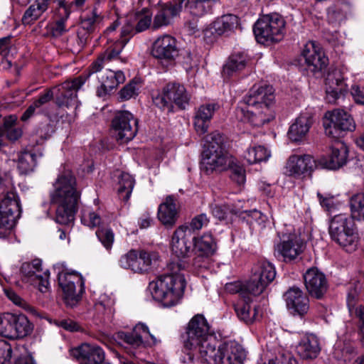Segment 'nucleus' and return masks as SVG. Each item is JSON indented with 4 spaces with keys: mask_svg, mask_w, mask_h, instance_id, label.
<instances>
[{
    "mask_svg": "<svg viewBox=\"0 0 364 364\" xmlns=\"http://www.w3.org/2000/svg\"><path fill=\"white\" fill-rule=\"evenodd\" d=\"M188 267L181 261H171L168 264L169 272L157 277L149 282L148 289L152 298L165 307L176 305L182 298L186 287V280L181 273Z\"/></svg>",
    "mask_w": 364,
    "mask_h": 364,
    "instance_id": "obj_1",
    "label": "nucleus"
},
{
    "mask_svg": "<svg viewBox=\"0 0 364 364\" xmlns=\"http://www.w3.org/2000/svg\"><path fill=\"white\" fill-rule=\"evenodd\" d=\"M236 117L252 127H260L273 119V87H254L236 109Z\"/></svg>",
    "mask_w": 364,
    "mask_h": 364,
    "instance_id": "obj_2",
    "label": "nucleus"
},
{
    "mask_svg": "<svg viewBox=\"0 0 364 364\" xmlns=\"http://www.w3.org/2000/svg\"><path fill=\"white\" fill-rule=\"evenodd\" d=\"M53 187L50 197L52 203L56 206L55 221L62 225H70L74 220L80 196L76 188L75 178L69 169L64 168Z\"/></svg>",
    "mask_w": 364,
    "mask_h": 364,
    "instance_id": "obj_3",
    "label": "nucleus"
},
{
    "mask_svg": "<svg viewBox=\"0 0 364 364\" xmlns=\"http://www.w3.org/2000/svg\"><path fill=\"white\" fill-rule=\"evenodd\" d=\"M215 343L206 318L202 314L194 316L187 324L183 338L187 355L195 364H201L205 358L206 347L214 346Z\"/></svg>",
    "mask_w": 364,
    "mask_h": 364,
    "instance_id": "obj_4",
    "label": "nucleus"
},
{
    "mask_svg": "<svg viewBox=\"0 0 364 364\" xmlns=\"http://www.w3.org/2000/svg\"><path fill=\"white\" fill-rule=\"evenodd\" d=\"M232 157L225 149L224 138L219 132H214L205 136L202 166L208 173L227 170Z\"/></svg>",
    "mask_w": 364,
    "mask_h": 364,
    "instance_id": "obj_5",
    "label": "nucleus"
},
{
    "mask_svg": "<svg viewBox=\"0 0 364 364\" xmlns=\"http://www.w3.org/2000/svg\"><path fill=\"white\" fill-rule=\"evenodd\" d=\"M352 216L340 213L328 221V233L333 241L346 252L355 251L358 245V235Z\"/></svg>",
    "mask_w": 364,
    "mask_h": 364,
    "instance_id": "obj_6",
    "label": "nucleus"
},
{
    "mask_svg": "<svg viewBox=\"0 0 364 364\" xmlns=\"http://www.w3.org/2000/svg\"><path fill=\"white\" fill-rule=\"evenodd\" d=\"M151 55L165 65H171L176 61L188 65L193 60L191 50L181 48L177 39L169 34L161 35L154 41Z\"/></svg>",
    "mask_w": 364,
    "mask_h": 364,
    "instance_id": "obj_7",
    "label": "nucleus"
},
{
    "mask_svg": "<svg viewBox=\"0 0 364 364\" xmlns=\"http://www.w3.org/2000/svg\"><path fill=\"white\" fill-rule=\"evenodd\" d=\"M201 364H242L246 353L242 346L235 342L208 346Z\"/></svg>",
    "mask_w": 364,
    "mask_h": 364,
    "instance_id": "obj_8",
    "label": "nucleus"
},
{
    "mask_svg": "<svg viewBox=\"0 0 364 364\" xmlns=\"http://www.w3.org/2000/svg\"><path fill=\"white\" fill-rule=\"evenodd\" d=\"M58 273V284L61 288L64 299L69 305L77 302L84 291V279L75 271H68L60 264L54 266Z\"/></svg>",
    "mask_w": 364,
    "mask_h": 364,
    "instance_id": "obj_9",
    "label": "nucleus"
},
{
    "mask_svg": "<svg viewBox=\"0 0 364 364\" xmlns=\"http://www.w3.org/2000/svg\"><path fill=\"white\" fill-rule=\"evenodd\" d=\"M20 276L22 282L36 287L41 293L47 294L50 291V272L43 269L41 259H34L22 263Z\"/></svg>",
    "mask_w": 364,
    "mask_h": 364,
    "instance_id": "obj_10",
    "label": "nucleus"
},
{
    "mask_svg": "<svg viewBox=\"0 0 364 364\" xmlns=\"http://www.w3.org/2000/svg\"><path fill=\"white\" fill-rule=\"evenodd\" d=\"M159 259V255L156 252L132 249L120 257L118 264L120 267L134 273L145 274L151 269Z\"/></svg>",
    "mask_w": 364,
    "mask_h": 364,
    "instance_id": "obj_11",
    "label": "nucleus"
},
{
    "mask_svg": "<svg viewBox=\"0 0 364 364\" xmlns=\"http://www.w3.org/2000/svg\"><path fill=\"white\" fill-rule=\"evenodd\" d=\"M21 213L19 198L11 190L0 203V238L9 235Z\"/></svg>",
    "mask_w": 364,
    "mask_h": 364,
    "instance_id": "obj_12",
    "label": "nucleus"
},
{
    "mask_svg": "<svg viewBox=\"0 0 364 364\" xmlns=\"http://www.w3.org/2000/svg\"><path fill=\"white\" fill-rule=\"evenodd\" d=\"M112 134L120 144L132 141L138 132V120L128 111L118 112L112 122Z\"/></svg>",
    "mask_w": 364,
    "mask_h": 364,
    "instance_id": "obj_13",
    "label": "nucleus"
},
{
    "mask_svg": "<svg viewBox=\"0 0 364 364\" xmlns=\"http://www.w3.org/2000/svg\"><path fill=\"white\" fill-rule=\"evenodd\" d=\"M323 126L325 133L333 138L339 137L342 132L353 131L355 127L351 116L340 109L325 114Z\"/></svg>",
    "mask_w": 364,
    "mask_h": 364,
    "instance_id": "obj_14",
    "label": "nucleus"
},
{
    "mask_svg": "<svg viewBox=\"0 0 364 364\" xmlns=\"http://www.w3.org/2000/svg\"><path fill=\"white\" fill-rule=\"evenodd\" d=\"M114 339L121 345L126 343L134 348L154 345L157 340L149 328L144 323L136 324L130 333L119 331L114 336Z\"/></svg>",
    "mask_w": 364,
    "mask_h": 364,
    "instance_id": "obj_15",
    "label": "nucleus"
},
{
    "mask_svg": "<svg viewBox=\"0 0 364 364\" xmlns=\"http://www.w3.org/2000/svg\"><path fill=\"white\" fill-rule=\"evenodd\" d=\"M307 70L314 74L322 72L328 64V58L323 48L314 41H307L301 50Z\"/></svg>",
    "mask_w": 364,
    "mask_h": 364,
    "instance_id": "obj_16",
    "label": "nucleus"
},
{
    "mask_svg": "<svg viewBox=\"0 0 364 364\" xmlns=\"http://www.w3.org/2000/svg\"><path fill=\"white\" fill-rule=\"evenodd\" d=\"M273 280V267L264 264L255 271L249 280L244 283L245 299L252 300V296L262 294L267 286Z\"/></svg>",
    "mask_w": 364,
    "mask_h": 364,
    "instance_id": "obj_17",
    "label": "nucleus"
},
{
    "mask_svg": "<svg viewBox=\"0 0 364 364\" xmlns=\"http://www.w3.org/2000/svg\"><path fill=\"white\" fill-rule=\"evenodd\" d=\"M314 164L315 161L311 155L294 153L287 158L283 173L294 178H301L312 171Z\"/></svg>",
    "mask_w": 364,
    "mask_h": 364,
    "instance_id": "obj_18",
    "label": "nucleus"
},
{
    "mask_svg": "<svg viewBox=\"0 0 364 364\" xmlns=\"http://www.w3.org/2000/svg\"><path fill=\"white\" fill-rule=\"evenodd\" d=\"M348 87L346 79L339 69L329 71L325 79L326 100L336 104L348 92Z\"/></svg>",
    "mask_w": 364,
    "mask_h": 364,
    "instance_id": "obj_19",
    "label": "nucleus"
},
{
    "mask_svg": "<svg viewBox=\"0 0 364 364\" xmlns=\"http://www.w3.org/2000/svg\"><path fill=\"white\" fill-rule=\"evenodd\" d=\"M193 235L186 225L179 226L173 232L171 241L172 253L181 261V258L188 257L193 252ZM181 262H184L181 260ZM187 264V262H186Z\"/></svg>",
    "mask_w": 364,
    "mask_h": 364,
    "instance_id": "obj_20",
    "label": "nucleus"
},
{
    "mask_svg": "<svg viewBox=\"0 0 364 364\" xmlns=\"http://www.w3.org/2000/svg\"><path fill=\"white\" fill-rule=\"evenodd\" d=\"M286 306L294 316L304 318L307 315L309 309V296L300 288L292 287L284 295Z\"/></svg>",
    "mask_w": 364,
    "mask_h": 364,
    "instance_id": "obj_21",
    "label": "nucleus"
},
{
    "mask_svg": "<svg viewBox=\"0 0 364 364\" xmlns=\"http://www.w3.org/2000/svg\"><path fill=\"white\" fill-rule=\"evenodd\" d=\"M84 83L85 79L79 77L71 81H65L60 85L57 88V92H54L58 105L76 109L80 105L77 92Z\"/></svg>",
    "mask_w": 364,
    "mask_h": 364,
    "instance_id": "obj_22",
    "label": "nucleus"
},
{
    "mask_svg": "<svg viewBox=\"0 0 364 364\" xmlns=\"http://www.w3.org/2000/svg\"><path fill=\"white\" fill-rule=\"evenodd\" d=\"M132 28L133 26H129L122 29L120 38L117 40L112 46L109 47L105 53L92 63L91 68L92 73H97L101 70L105 63L117 58L123 48L129 41V38L127 36L132 31Z\"/></svg>",
    "mask_w": 364,
    "mask_h": 364,
    "instance_id": "obj_23",
    "label": "nucleus"
},
{
    "mask_svg": "<svg viewBox=\"0 0 364 364\" xmlns=\"http://www.w3.org/2000/svg\"><path fill=\"white\" fill-rule=\"evenodd\" d=\"M348 156V146L344 142L338 141L331 146L328 156L318 159V165L323 168L336 170L346 164Z\"/></svg>",
    "mask_w": 364,
    "mask_h": 364,
    "instance_id": "obj_24",
    "label": "nucleus"
},
{
    "mask_svg": "<svg viewBox=\"0 0 364 364\" xmlns=\"http://www.w3.org/2000/svg\"><path fill=\"white\" fill-rule=\"evenodd\" d=\"M313 122L312 112L306 110L301 112L289 127L287 133L289 139L296 143L304 142L307 138Z\"/></svg>",
    "mask_w": 364,
    "mask_h": 364,
    "instance_id": "obj_25",
    "label": "nucleus"
},
{
    "mask_svg": "<svg viewBox=\"0 0 364 364\" xmlns=\"http://www.w3.org/2000/svg\"><path fill=\"white\" fill-rule=\"evenodd\" d=\"M237 24V18L232 14L223 15L217 18L213 22L207 25L203 32L204 38L212 42L216 36L222 35L231 31Z\"/></svg>",
    "mask_w": 364,
    "mask_h": 364,
    "instance_id": "obj_26",
    "label": "nucleus"
},
{
    "mask_svg": "<svg viewBox=\"0 0 364 364\" xmlns=\"http://www.w3.org/2000/svg\"><path fill=\"white\" fill-rule=\"evenodd\" d=\"M304 284L310 295L321 298L326 291L328 282L324 274L317 268H311L304 275Z\"/></svg>",
    "mask_w": 364,
    "mask_h": 364,
    "instance_id": "obj_27",
    "label": "nucleus"
},
{
    "mask_svg": "<svg viewBox=\"0 0 364 364\" xmlns=\"http://www.w3.org/2000/svg\"><path fill=\"white\" fill-rule=\"evenodd\" d=\"M72 356L81 361V364H97L105 360L103 350L95 344L83 343L70 350Z\"/></svg>",
    "mask_w": 364,
    "mask_h": 364,
    "instance_id": "obj_28",
    "label": "nucleus"
},
{
    "mask_svg": "<svg viewBox=\"0 0 364 364\" xmlns=\"http://www.w3.org/2000/svg\"><path fill=\"white\" fill-rule=\"evenodd\" d=\"M183 0H174L161 6L154 16L152 26L157 29L169 25L182 11Z\"/></svg>",
    "mask_w": 364,
    "mask_h": 364,
    "instance_id": "obj_29",
    "label": "nucleus"
},
{
    "mask_svg": "<svg viewBox=\"0 0 364 364\" xmlns=\"http://www.w3.org/2000/svg\"><path fill=\"white\" fill-rule=\"evenodd\" d=\"M100 85L97 88V95L105 97L114 89L125 80V76L122 71L106 70L98 76Z\"/></svg>",
    "mask_w": 364,
    "mask_h": 364,
    "instance_id": "obj_30",
    "label": "nucleus"
},
{
    "mask_svg": "<svg viewBox=\"0 0 364 364\" xmlns=\"http://www.w3.org/2000/svg\"><path fill=\"white\" fill-rule=\"evenodd\" d=\"M304 248V242L296 235H289L283 238L277 247L279 254L285 262H290L296 259L303 252Z\"/></svg>",
    "mask_w": 364,
    "mask_h": 364,
    "instance_id": "obj_31",
    "label": "nucleus"
},
{
    "mask_svg": "<svg viewBox=\"0 0 364 364\" xmlns=\"http://www.w3.org/2000/svg\"><path fill=\"white\" fill-rule=\"evenodd\" d=\"M218 103H208L200 105L196 112L193 125L198 134L202 135L208 132L210 120L216 110L219 109Z\"/></svg>",
    "mask_w": 364,
    "mask_h": 364,
    "instance_id": "obj_32",
    "label": "nucleus"
},
{
    "mask_svg": "<svg viewBox=\"0 0 364 364\" xmlns=\"http://www.w3.org/2000/svg\"><path fill=\"white\" fill-rule=\"evenodd\" d=\"M176 201L173 196H168L159 206L158 218L166 227L172 228L176 223L179 210Z\"/></svg>",
    "mask_w": 364,
    "mask_h": 364,
    "instance_id": "obj_33",
    "label": "nucleus"
},
{
    "mask_svg": "<svg viewBox=\"0 0 364 364\" xmlns=\"http://www.w3.org/2000/svg\"><path fill=\"white\" fill-rule=\"evenodd\" d=\"M273 17L271 14L263 15L255 23L253 32L257 43L271 46L273 43Z\"/></svg>",
    "mask_w": 364,
    "mask_h": 364,
    "instance_id": "obj_34",
    "label": "nucleus"
},
{
    "mask_svg": "<svg viewBox=\"0 0 364 364\" xmlns=\"http://www.w3.org/2000/svg\"><path fill=\"white\" fill-rule=\"evenodd\" d=\"M321 350L318 338L313 334L303 336L296 346V353L302 359H314Z\"/></svg>",
    "mask_w": 364,
    "mask_h": 364,
    "instance_id": "obj_35",
    "label": "nucleus"
},
{
    "mask_svg": "<svg viewBox=\"0 0 364 364\" xmlns=\"http://www.w3.org/2000/svg\"><path fill=\"white\" fill-rule=\"evenodd\" d=\"M184 11L193 16L201 17L213 11L220 0H183Z\"/></svg>",
    "mask_w": 364,
    "mask_h": 364,
    "instance_id": "obj_36",
    "label": "nucleus"
},
{
    "mask_svg": "<svg viewBox=\"0 0 364 364\" xmlns=\"http://www.w3.org/2000/svg\"><path fill=\"white\" fill-rule=\"evenodd\" d=\"M249 58L245 52H236L232 54L223 68V75L230 77L243 70Z\"/></svg>",
    "mask_w": 364,
    "mask_h": 364,
    "instance_id": "obj_37",
    "label": "nucleus"
},
{
    "mask_svg": "<svg viewBox=\"0 0 364 364\" xmlns=\"http://www.w3.org/2000/svg\"><path fill=\"white\" fill-rule=\"evenodd\" d=\"M194 250L202 256L213 255L217 249L215 240L210 233H204L200 237H193Z\"/></svg>",
    "mask_w": 364,
    "mask_h": 364,
    "instance_id": "obj_38",
    "label": "nucleus"
},
{
    "mask_svg": "<svg viewBox=\"0 0 364 364\" xmlns=\"http://www.w3.org/2000/svg\"><path fill=\"white\" fill-rule=\"evenodd\" d=\"M358 296V292L356 289L349 291L347 296V306L350 315L355 316L358 318L360 339L364 345V307L362 306H356Z\"/></svg>",
    "mask_w": 364,
    "mask_h": 364,
    "instance_id": "obj_39",
    "label": "nucleus"
},
{
    "mask_svg": "<svg viewBox=\"0 0 364 364\" xmlns=\"http://www.w3.org/2000/svg\"><path fill=\"white\" fill-rule=\"evenodd\" d=\"M165 87L171 105L174 103L181 108H185L188 103L189 96L184 86L177 83H169Z\"/></svg>",
    "mask_w": 364,
    "mask_h": 364,
    "instance_id": "obj_40",
    "label": "nucleus"
},
{
    "mask_svg": "<svg viewBox=\"0 0 364 364\" xmlns=\"http://www.w3.org/2000/svg\"><path fill=\"white\" fill-rule=\"evenodd\" d=\"M51 0H35L25 11L22 17L23 25L35 22L47 9Z\"/></svg>",
    "mask_w": 364,
    "mask_h": 364,
    "instance_id": "obj_41",
    "label": "nucleus"
},
{
    "mask_svg": "<svg viewBox=\"0 0 364 364\" xmlns=\"http://www.w3.org/2000/svg\"><path fill=\"white\" fill-rule=\"evenodd\" d=\"M251 301L245 298L239 299L234 304L237 317L246 323H252L257 318V309L251 307Z\"/></svg>",
    "mask_w": 364,
    "mask_h": 364,
    "instance_id": "obj_42",
    "label": "nucleus"
},
{
    "mask_svg": "<svg viewBox=\"0 0 364 364\" xmlns=\"http://www.w3.org/2000/svg\"><path fill=\"white\" fill-rule=\"evenodd\" d=\"M16 322V328H12L11 339L23 338L33 331V325L23 314H13V323Z\"/></svg>",
    "mask_w": 364,
    "mask_h": 364,
    "instance_id": "obj_43",
    "label": "nucleus"
},
{
    "mask_svg": "<svg viewBox=\"0 0 364 364\" xmlns=\"http://www.w3.org/2000/svg\"><path fill=\"white\" fill-rule=\"evenodd\" d=\"M58 13L61 17L51 26L50 28L52 35L55 37H59L67 32L65 22L70 15V10L63 3H58Z\"/></svg>",
    "mask_w": 364,
    "mask_h": 364,
    "instance_id": "obj_44",
    "label": "nucleus"
},
{
    "mask_svg": "<svg viewBox=\"0 0 364 364\" xmlns=\"http://www.w3.org/2000/svg\"><path fill=\"white\" fill-rule=\"evenodd\" d=\"M244 156L249 164H256L267 160L271 151L263 146H254L247 149Z\"/></svg>",
    "mask_w": 364,
    "mask_h": 364,
    "instance_id": "obj_45",
    "label": "nucleus"
},
{
    "mask_svg": "<svg viewBox=\"0 0 364 364\" xmlns=\"http://www.w3.org/2000/svg\"><path fill=\"white\" fill-rule=\"evenodd\" d=\"M118 178L119 196L124 201H127L132 194L134 186V179L127 173H121Z\"/></svg>",
    "mask_w": 364,
    "mask_h": 364,
    "instance_id": "obj_46",
    "label": "nucleus"
},
{
    "mask_svg": "<svg viewBox=\"0 0 364 364\" xmlns=\"http://www.w3.org/2000/svg\"><path fill=\"white\" fill-rule=\"evenodd\" d=\"M36 166V155L29 151L21 153L18 156V168L23 174L32 171Z\"/></svg>",
    "mask_w": 364,
    "mask_h": 364,
    "instance_id": "obj_47",
    "label": "nucleus"
},
{
    "mask_svg": "<svg viewBox=\"0 0 364 364\" xmlns=\"http://www.w3.org/2000/svg\"><path fill=\"white\" fill-rule=\"evenodd\" d=\"M351 215L356 220H364V193L351 197L350 200Z\"/></svg>",
    "mask_w": 364,
    "mask_h": 364,
    "instance_id": "obj_48",
    "label": "nucleus"
},
{
    "mask_svg": "<svg viewBox=\"0 0 364 364\" xmlns=\"http://www.w3.org/2000/svg\"><path fill=\"white\" fill-rule=\"evenodd\" d=\"M81 222L83 225L93 228L100 226L102 219L99 213L90 207H85L81 211Z\"/></svg>",
    "mask_w": 364,
    "mask_h": 364,
    "instance_id": "obj_49",
    "label": "nucleus"
},
{
    "mask_svg": "<svg viewBox=\"0 0 364 364\" xmlns=\"http://www.w3.org/2000/svg\"><path fill=\"white\" fill-rule=\"evenodd\" d=\"M152 13L147 8H144L134 13V19L137 22L136 29L141 32L147 29L151 23Z\"/></svg>",
    "mask_w": 364,
    "mask_h": 364,
    "instance_id": "obj_50",
    "label": "nucleus"
},
{
    "mask_svg": "<svg viewBox=\"0 0 364 364\" xmlns=\"http://www.w3.org/2000/svg\"><path fill=\"white\" fill-rule=\"evenodd\" d=\"M141 88V82L140 79L134 78L120 90L119 93V97L123 100H128L136 97Z\"/></svg>",
    "mask_w": 364,
    "mask_h": 364,
    "instance_id": "obj_51",
    "label": "nucleus"
},
{
    "mask_svg": "<svg viewBox=\"0 0 364 364\" xmlns=\"http://www.w3.org/2000/svg\"><path fill=\"white\" fill-rule=\"evenodd\" d=\"M4 292L8 299L11 301L16 306L32 314H36V309L29 303L21 298L19 295H18L15 291L11 289H5Z\"/></svg>",
    "mask_w": 364,
    "mask_h": 364,
    "instance_id": "obj_52",
    "label": "nucleus"
},
{
    "mask_svg": "<svg viewBox=\"0 0 364 364\" xmlns=\"http://www.w3.org/2000/svg\"><path fill=\"white\" fill-rule=\"evenodd\" d=\"M346 5H336L330 7L327 11L328 21L332 24H338L346 18Z\"/></svg>",
    "mask_w": 364,
    "mask_h": 364,
    "instance_id": "obj_53",
    "label": "nucleus"
},
{
    "mask_svg": "<svg viewBox=\"0 0 364 364\" xmlns=\"http://www.w3.org/2000/svg\"><path fill=\"white\" fill-rule=\"evenodd\" d=\"M228 168L230 170V177L232 181L239 185L245 183L246 180L245 171L242 166L238 164L237 160L234 157H232V161Z\"/></svg>",
    "mask_w": 364,
    "mask_h": 364,
    "instance_id": "obj_54",
    "label": "nucleus"
},
{
    "mask_svg": "<svg viewBox=\"0 0 364 364\" xmlns=\"http://www.w3.org/2000/svg\"><path fill=\"white\" fill-rule=\"evenodd\" d=\"M13 314L4 313L0 315V335L11 339Z\"/></svg>",
    "mask_w": 364,
    "mask_h": 364,
    "instance_id": "obj_55",
    "label": "nucleus"
},
{
    "mask_svg": "<svg viewBox=\"0 0 364 364\" xmlns=\"http://www.w3.org/2000/svg\"><path fill=\"white\" fill-rule=\"evenodd\" d=\"M286 34V21L279 14H274V43L281 41Z\"/></svg>",
    "mask_w": 364,
    "mask_h": 364,
    "instance_id": "obj_56",
    "label": "nucleus"
},
{
    "mask_svg": "<svg viewBox=\"0 0 364 364\" xmlns=\"http://www.w3.org/2000/svg\"><path fill=\"white\" fill-rule=\"evenodd\" d=\"M14 358V364H36L31 355L23 346L15 349Z\"/></svg>",
    "mask_w": 364,
    "mask_h": 364,
    "instance_id": "obj_57",
    "label": "nucleus"
},
{
    "mask_svg": "<svg viewBox=\"0 0 364 364\" xmlns=\"http://www.w3.org/2000/svg\"><path fill=\"white\" fill-rule=\"evenodd\" d=\"M317 197L321 206L328 212L335 210L338 205V202L335 199V197L330 193L318 192Z\"/></svg>",
    "mask_w": 364,
    "mask_h": 364,
    "instance_id": "obj_58",
    "label": "nucleus"
},
{
    "mask_svg": "<svg viewBox=\"0 0 364 364\" xmlns=\"http://www.w3.org/2000/svg\"><path fill=\"white\" fill-rule=\"evenodd\" d=\"M96 235L103 246L107 250H110L112 248V244L114 242V233L112 230L109 228H100L97 230Z\"/></svg>",
    "mask_w": 364,
    "mask_h": 364,
    "instance_id": "obj_59",
    "label": "nucleus"
},
{
    "mask_svg": "<svg viewBox=\"0 0 364 364\" xmlns=\"http://www.w3.org/2000/svg\"><path fill=\"white\" fill-rule=\"evenodd\" d=\"M274 364H298V362L291 352L279 348L277 349Z\"/></svg>",
    "mask_w": 364,
    "mask_h": 364,
    "instance_id": "obj_60",
    "label": "nucleus"
},
{
    "mask_svg": "<svg viewBox=\"0 0 364 364\" xmlns=\"http://www.w3.org/2000/svg\"><path fill=\"white\" fill-rule=\"evenodd\" d=\"M152 100L154 105L160 109L167 108L171 109L172 107L170 98L168 97V93H166L165 87L161 92L154 95Z\"/></svg>",
    "mask_w": 364,
    "mask_h": 364,
    "instance_id": "obj_61",
    "label": "nucleus"
},
{
    "mask_svg": "<svg viewBox=\"0 0 364 364\" xmlns=\"http://www.w3.org/2000/svg\"><path fill=\"white\" fill-rule=\"evenodd\" d=\"M101 20L102 16L97 9L95 8L90 15L82 20L81 25L83 29L90 31L96 23H100Z\"/></svg>",
    "mask_w": 364,
    "mask_h": 364,
    "instance_id": "obj_62",
    "label": "nucleus"
},
{
    "mask_svg": "<svg viewBox=\"0 0 364 364\" xmlns=\"http://www.w3.org/2000/svg\"><path fill=\"white\" fill-rule=\"evenodd\" d=\"M114 304V299L112 295L102 294L99 296L97 301L95 304V307L99 311L101 309L107 310L111 309Z\"/></svg>",
    "mask_w": 364,
    "mask_h": 364,
    "instance_id": "obj_63",
    "label": "nucleus"
},
{
    "mask_svg": "<svg viewBox=\"0 0 364 364\" xmlns=\"http://www.w3.org/2000/svg\"><path fill=\"white\" fill-rule=\"evenodd\" d=\"M12 348L11 345L6 341H0V364H5L11 358Z\"/></svg>",
    "mask_w": 364,
    "mask_h": 364,
    "instance_id": "obj_64",
    "label": "nucleus"
}]
</instances>
